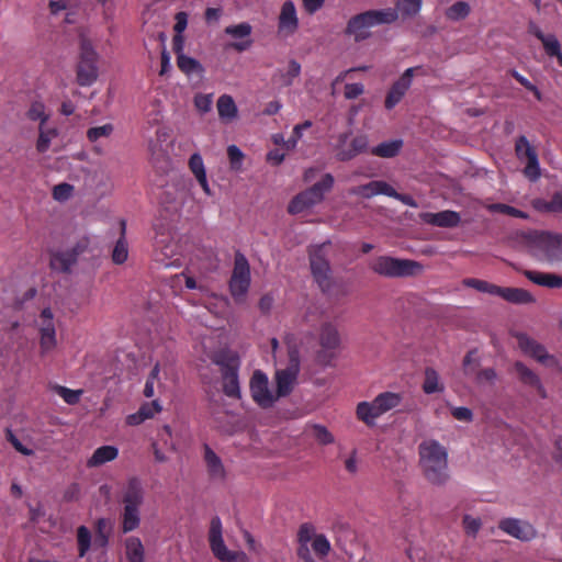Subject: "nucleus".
Instances as JSON below:
<instances>
[{
    "label": "nucleus",
    "instance_id": "a878e982",
    "mask_svg": "<svg viewBox=\"0 0 562 562\" xmlns=\"http://www.w3.org/2000/svg\"><path fill=\"white\" fill-rule=\"evenodd\" d=\"M204 462L209 477L212 481L223 482L226 479V470L221 458L209 445H204Z\"/></svg>",
    "mask_w": 562,
    "mask_h": 562
},
{
    "label": "nucleus",
    "instance_id": "7c9ffc66",
    "mask_svg": "<svg viewBox=\"0 0 562 562\" xmlns=\"http://www.w3.org/2000/svg\"><path fill=\"white\" fill-rule=\"evenodd\" d=\"M217 113L221 121L229 123L238 115L237 105L229 94H222L216 102Z\"/></svg>",
    "mask_w": 562,
    "mask_h": 562
},
{
    "label": "nucleus",
    "instance_id": "ea45409f",
    "mask_svg": "<svg viewBox=\"0 0 562 562\" xmlns=\"http://www.w3.org/2000/svg\"><path fill=\"white\" fill-rule=\"evenodd\" d=\"M423 391L426 394H432L443 391V385L439 382V374L432 368H426Z\"/></svg>",
    "mask_w": 562,
    "mask_h": 562
},
{
    "label": "nucleus",
    "instance_id": "aec40b11",
    "mask_svg": "<svg viewBox=\"0 0 562 562\" xmlns=\"http://www.w3.org/2000/svg\"><path fill=\"white\" fill-rule=\"evenodd\" d=\"M517 339L521 351L532 357L538 362L547 366H554L557 363L555 358L548 353L546 347L530 338L528 335L519 334Z\"/></svg>",
    "mask_w": 562,
    "mask_h": 562
},
{
    "label": "nucleus",
    "instance_id": "8fccbe9b",
    "mask_svg": "<svg viewBox=\"0 0 562 562\" xmlns=\"http://www.w3.org/2000/svg\"><path fill=\"white\" fill-rule=\"evenodd\" d=\"M301 74V65L291 59L288 65V69L285 72L280 74V82L283 87H290L294 79L297 78Z\"/></svg>",
    "mask_w": 562,
    "mask_h": 562
},
{
    "label": "nucleus",
    "instance_id": "4be33fe9",
    "mask_svg": "<svg viewBox=\"0 0 562 562\" xmlns=\"http://www.w3.org/2000/svg\"><path fill=\"white\" fill-rule=\"evenodd\" d=\"M513 372L521 384L536 390L537 394L541 398H547V390L544 389L540 376L524 362L516 361L513 366Z\"/></svg>",
    "mask_w": 562,
    "mask_h": 562
},
{
    "label": "nucleus",
    "instance_id": "c9c22d12",
    "mask_svg": "<svg viewBox=\"0 0 562 562\" xmlns=\"http://www.w3.org/2000/svg\"><path fill=\"white\" fill-rule=\"evenodd\" d=\"M120 226H121V237L117 239V241L113 248V251H112V260L116 265L124 263L128 257V248H127V243L125 240L126 222L124 220H121Z\"/></svg>",
    "mask_w": 562,
    "mask_h": 562
},
{
    "label": "nucleus",
    "instance_id": "ddd939ff",
    "mask_svg": "<svg viewBox=\"0 0 562 562\" xmlns=\"http://www.w3.org/2000/svg\"><path fill=\"white\" fill-rule=\"evenodd\" d=\"M515 154L520 161H526L522 171L525 177L532 182L537 181L541 176L538 154L526 136L521 135L516 139Z\"/></svg>",
    "mask_w": 562,
    "mask_h": 562
},
{
    "label": "nucleus",
    "instance_id": "39448f33",
    "mask_svg": "<svg viewBox=\"0 0 562 562\" xmlns=\"http://www.w3.org/2000/svg\"><path fill=\"white\" fill-rule=\"evenodd\" d=\"M398 19L396 9L385 8L381 10H368L362 13L353 15L347 23L346 33L353 35L357 42L363 41L369 37L368 29L382 25L392 24Z\"/></svg>",
    "mask_w": 562,
    "mask_h": 562
},
{
    "label": "nucleus",
    "instance_id": "2f4dec72",
    "mask_svg": "<svg viewBox=\"0 0 562 562\" xmlns=\"http://www.w3.org/2000/svg\"><path fill=\"white\" fill-rule=\"evenodd\" d=\"M119 456V450L114 446H101L94 450L87 461L88 468H97L106 462L113 461Z\"/></svg>",
    "mask_w": 562,
    "mask_h": 562
},
{
    "label": "nucleus",
    "instance_id": "cd10ccee",
    "mask_svg": "<svg viewBox=\"0 0 562 562\" xmlns=\"http://www.w3.org/2000/svg\"><path fill=\"white\" fill-rule=\"evenodd\" d=\"M162 411V406L158 400L143 403L136 413L130 414L126 417L128 426H138L145 420L153 418L156 414Z\"/></svg>",
    "mask_w": 562,
    "mask_h": 562
},
{
    "label": "nucleus",
    "instance_id": "412c9836",
    "mask_svg": "<svg viewBox=\"0 0 562 562\" xmlns=\"http://www.w3.org/2000/svg\"><path fill=\"white\" fill-rule=\"evenodd\" d=\"M347 138L348 134H341L339 136V144L336 148V157L340 161L350 160L357 155L364 153L368 148V137L366 135L353 137L349 145H347Z\"/></svg>",
    "mask_w": 562,
    "mask_h": 562
},
{
    "label": "nucleus",
    "instance_id": "423d86ee",
    "mask_svg": "<svg viewBox=\"0 0 562 562\" xmlns=\"http://www.w3.org/2000/svg\"><path fill=\"white\" fill-rule=\"evenodd\" d=\"M334 182L333 175L325 173L319 181L300 192L290 201L288 212L296 215L319 204L324 200L325 193L333 189Z\"/></svg>",
    "mask_w": 562,
    "mask_h": 562
},
{
    "label": "nucleus",
    "instance_id": "6e6552de",
    "mask_svg": "<svg viewBox=\"0 0 562 562\" xmlns=\"http://www.w3.org/2000/svg\"><path fill=\"white\" fill-rule=\"evenodd\" d=\"M369 267L374 273L386 278L413 277L423 269L417 261L390 256L376 257L369 263Z\"/></svg>",
    "mask_w": 562,
    "mask_h": 562
},
{
    "label": "nucleus",
    "instance_id": "4468645a",
    "mask_svg": "<svg viewBox=\"0 0 562 562\" xmlns=\"http://www.w3.org/2000/svg\"><path fill=\"white\" fill-rule=\"evenodd\" d=\"M249 390L254 402L261 408L271 407L278 396L269 389V380L261 370H256L249 382Z\"/></svg>",
    "mask_w": 562,
    "mask_h": 562
},
{
    "label": "nucleus",
    "instance_id": "bb28decb",
    "mask_svg": "<svg viewBox=\"0 0 562 562\" xmlns=\"http://www.w3.org/2000/svg\"><path fill=\"white\" fill-rule=\"evenodd\" d=\"M278 26L279 32H284L286 35L293 34L297 30L299 20L295 5L292 1L288 0L282 4Z\"/></svg>",
    "mask_w": 562,
    "mask_h": 562
},
{
    "label": "nucleus",
    "instance_id": "e2e57ef3",
    "mask_svg": "<svg viewBox=\"0 0 562 562\" xmlns=\"http://www.w3.org/2000/svg\"><path fill=\"white\" fill-rule=\"evenodd\" d=\"M463 527L468 535L475 537L479 530L481 529L482 522L480 518H474L470 515H464L463 517Z\"/></svg>",
    "mask_w": 562,
    "mask_h": 562
},
{
    "label": "nucleus",
    "instance_id": "e433bc0d",
    "mask_svg": "<svg viewBox=\"0 0 562 562\" xmlns=\"http://www.w3.org/2000/svg\"><path fill=\"white\" fill-rule=\"evenodd\" d=\"M144 547L139 538L128 537L125 540V554L128 562H144Z\"/></svg>",
    "mask_w": 562,
    "mask_h": 562
},
{
    "label": "nucleus",
    "instance_id": "a211bd4d",
    "mask_svg": "<svg viewBox=\"0 0 562 562\" xmlns=\"http://www.w3.org/2000/svg\"><path fill=\"white\" fill-rule=\"evenodd\" d=\"M498 529L520 541H531L537 537V529L527 520L518 518H503L498 521Z\"/></svg>",
    "mask_w": 562,
    "mask_h": 562
},
{
    "label": "nucleus",
    "instance_id": "6e6d98bb",
    "mask_svg": "<svg viewBox=\"0 0 562 562\" xmlns=\"http://www.w3.org/2000/svg\"><path fill=\"white\" fill-rule=\"evenodd\" d=\"M312 549L319 558L326 557L330 551V543L326 536L316 535L312 541Z\"/></svg>",
    "mask_w": 562,
    "mask_h": 562
},
{
    "label": "nucleus",
    "instance_id": "09e8293b",
    "mask_svg": "<svg viewBox=\"0 0 562 562\" xmlns=\"http://www.w3.org/2000/svg\"><path fill=\"white\" fill-rule=\"evenodd\" d=\"M422 8V0H397L396 7L394 9L397 10V13H401L403 16H414L416 15Z\"/></svg>",
    "mask_w": 562,
    "mask_h": 562
},
{
    "label": "nucleus",
    "instance_id": "680f3d73",
    "mask_svg": "<svg viewBox=\"0 0 562 562\" xmlns=\"http://www.w3.org/2000/svg\"><path fill=\"white\" fill-rule=\"evenodd\" d=\"M213 104V94H196L194 97V105L201 113L211 111Z\"/></svg>",
    "mask_w": 562,
    "mask_h": 562
},
{
    "label": "nucleus",
    "instance_id": "b1692460",
    "mask_svg": "<svg viewBox=\"0 0 562 562\" xmlns=\"http://www.w3.org/2000/svg\"><path fill=\"white\" fill-rule=\"evenodd\" d=\"M420 218L426 224L443 228L457 227L461 222L460 214L451 210H445L437 213L426 212L420 215Z\"/></svg>",
    "mask_w": 562,
    "mask_h": 562
},
{
    "label": "nucleus",
    "instance_id": "5701e85b",
    "mask_svg": "<svg viewBox=\"0 0 562 562\" xmlns=\"http://www.w3.org/2000/svg\"><path fill=\"white\" fill-rule=\"evenodd\" d=\"M251 31H252V27L247 22H243V23H239L236 25L226 26L224 30L225 34H227L234 38H245L244 41H240V42L229 43L228 47L238 53L247 50L252 44V41L250 38Z\"/></svg>",
    "mask_w": 562,
    "mask_h": 562
},
{
    "label": "nucleus",
    "instance_id": "864d4df0",
    "mask_svg": "<svg viewBox=\"0 0 562 562\" xmlns=\"http://www.w3.org/2000/svg\"><path fill=\"white\" fill-rule=\"evenodd\" d=\"M310 429L312 431V436L318 443L330 445L334 442V436L325 426L314 424L310 427Z\"/></svg>",
    "mask_w": 562,
    "mask_h": 562
},
{
    "label": "nucleus",
    "instance_id": "9b49d317",
    "mask_svg": "<svg viewBox=\"0 0 562 562\" xmlns=\"http://www.w3.org/2000/svg\"><path fill=\"white\" fill-rule=\"evenodd\" d=\"M229 292L236 303H241L250 286V266L239 251L235 254L234 268L229 280Z\"/></svg>",
    "mask_w": 562,
    "mask_h": 562
},
{
    "label": "nucleus",
    "instance_id": "0e129e2a",
    "mask_svg": "<svg viewBox=\"0 0 562 562\" xmlns=\"http://www.w3.org/2000/svg\"><path fill=\"white\" fill-rule=\"evenodd\" d=\"M315 529L310 524H303L297 531L299 544H308L314 538Z\"/></svg>",
    "mask_w": 562,
    "mask_h": 562
},
{
    "label": "nucleus",
    "instance_id": "bf43d9fd",
    "mask_svg": "<svg viewBox=\"0 0 562 562\" xmlns=\"http://www.w3.org/2000/svg\"><path fill=\"white\" fill-rule=\"evenodd\" d=\"M189 167L192 173L195 176V178H200L202 176H205V168L203 164V159L200 154L195 153L193 154L189 159Z\"/></svg>",
    "mask_w": 562,
    "mask_h": 562
},
{
    "label": "nucleus",
    "instance_id": "2eb2a0df",
    "mask_svg": "<svg viewBox=\"0 0 562 562\" xmlns=\"http://www.w3.org/2000/svg\"><path fill=\"white\" fill-rule=\"evenodd\" d=\"M300 371V362L296 352H290V363L283 369L276 373L277 393L276 396L283 397L289 395L293 385L296 381Z\"/></svg>",
    "mask_w": 562,
    "mask_h": 562
},
{
    "label": "nucleus",
    "instance_id": "58836bf2",
    "mask_svg": "<svg viewBox=\"0 0 562 562\" xmlns=\"http://www.w3.org/2000/svg\"><path fill=\"white\" fill-rule=\"evenodd\" d=\"M94 546L105 548L109 544L110 522L106 518H98L94 522Z\"/></svg>",
    "mask_w": 562,
    "mask_h": 562
},
{
    "label": "nucleus",
    "instance_id": "603ef678",
    "mask_svg": "<svg viewBox=\"0 0 562 562\" xmlns=\"http://www.w3.org/2000/svg\"><path fill=\"white\" fill-rule=\"evenodd\" d=\"M532 206L539 211L544 213H559V203L557 192L553 193L551 200L547 201L544 199H535L532 201Z\"/></svg>",
    "mask_w": 562,
    "mask_h": 562
},
{
    "label": "nucleus",
    "instance_id": "69168bd1",
    "mask_svg": "<svg viewBox=\"0 0 562 562\" xmlns=\"http://www.w3.org/2000/svg\"><path fill=\"white\" fill-rule=\"evenodd\" d=\"M7 439L8 441L14 447L16 451L24 456H31L33 451L25 446L22 445V442L14 436L11 429H7Z\"/></svg>",
    "mask_w": 562,
    "mask_h": 562
},
{
    "label": "nucleus",
    "instance_id": "0eeeda50",
    "mask_svg": "<svg viewBox=\"0 0 562 562\" xmlns=\"http://www.w3.org/2000/svg\"><path fill=\"white\" fill-rule=\"evenodd\" d=\"M529 248L535 258L549 263L562 261V235L536 232L530 235Z\"/></svg>",
    "mask_w": 562,
    "mask_h": 562
},
{
    "label": "nucleus",
    "instance_id": "4d7b16f0",
    "mask_svg": "<svg viewBox=\"0 0 562 562\" xmlns=\"http://www.w3.org/2000/svg\"><path fill=\"white\" fill-rule=\"evenodd\" d=\"M312 125H313L312 121H308V120L304 121L301 124L295 125L293 128L292 135L285 143L286 148L288 149L294 148L296 146L297 142L302 138L303 132L305 130H308L310 127H312Z\"/></svg>",
    "mask_w": 562,
    "mask_h": 562
},
{
    "label": "nucleus",
    "instance_id": "f704fd0d",
    "mask_svg": "<svg viewBox=\"0 0 562 562\" xmlns=\"http://www.w3.org/2000/svg\"><path fill=\"white\" fill-rule=\"evenodd\" d=\"M403 148L402 139H391L383 142L371 149V154L381 158H394Z\"/></svg>",
    "mask_w": 562,
    "mask_h": 562
},
{
    "label": "nucleus",
    "instance_id": "f257e3e1",
    "mask_svg": "<svg viewBox=\"0 0 562 562\" xmlns=\"http://www.w3.org/2000/svg\"><path fill=\"white\" fill-rule=\"evenodd\" d=\"M310 266L314 281L319 290L330 300L348 295L345 284L333 278L331 268L325 254V245L313 247L310 252Z\"/></svg>",
    "mask_w": 562,
    "mask_h": 562
},
{
    "label": "nucleus",
    "instance_id": "393cba45",
    "mask_svg": "<svg viewBox=\"0 0 562 562\" xmlns=\"http://www.w3.org/2000/svg\"><path fill=\"white\" fill-rule=\"evenodd\" d=\"M351 193L366 199H370L378 194H383L390 198L397 195V191L387 182L382 180H374L369 183L358 186L351 190Z\"/></svg>",
    "mask_w": 562,
    "mask_h": 562
},
{
    "label": "nucleus",
    "instance_id": "37998d69",
    "mask_svg": "<svg viewBox=\"0 0 562 562\" xmlns=\"http://www.w3.org/2000/svg\"><path fill=\"white\" fill-rule=\"evenodd\" d=\"M543 49L549 57H555L558 64L562 67V50L561 44L553 34H548L543 41H541Z\"/></svg>",
    "mask_w": 562,
    "mask_h": 562
},
{
    "label": "nucleus",
    "instance_id": "4c0bfd02",
    "mask_svg": "<svg viewBox=\"0 0 562 562\" xmlns=\"http://www.w3.org/2000/svg\"><path fill=\"white\" fill-rule=\"evenodd\" d=\"M58 136L56 127H46V125H38V137L36 140V150L44 154L49 149L50 143Z\"/></svg>",
    "mask_w": 562,
    "mask_h": 562
},
{
    "label": "nucleus",
    "instance_id": "c85d7f7f",
    "mask_svg": "<svg viewBox=\"0 0 562 562\" xmlns=\"http://www.w3.org/2000/svg\"><path fill=\"white\" fill-rule=\"evenodd\" d=\"M495 296H499L514 304H529L535 302L533 295L529 291L520 288H503L498 285Z\"/></svg>",
    "mask_w": 562,
    "mask_h": 562
},
{
    "label": "nucleus",
    "instance_id": "338daca9",
    "mask_svg": "<svg viewBox=\"0 0 562 562\" xmlns=\"http://www.w3.org/2000/svg\"><path fill=\"white\" fill-rule=\"evenodd\" d=\"M364 92V87L362 83H347L345 86V98L348 100H352L358 98Z\"/></svg>",
    "mask_w": 562,
    "mask_h": 562
},
{
    "label": "nucleus",
    "instance_id": "49530a36",
    "mask_svg": "<svg viewBox=\"0 0 562 562\" xmlns=\"http://www.w3.org/2000/svg\"><path fill=\"white\" fill-rule=\"evenodd\" d=\"M78 555L83 558L91 547V532L86 526L77 528Z\"/></svg>",
    "mask_w": 562,
    "mask_h": 562
},
{
    "label": "nucleus",
    "instance_id": "c03bdc74",
    "mask_svg": "<svg viewBox=\"0 0 562 562\" xmlns=\"http://www.w3.org/2000/svg\"><path fill=\"white\" fill-rule=\"evenodd\" d=\"M471 12L470 4L465 1H458L446 10V18L451 21L464 20Z\"/></svg>",
    "mask_w": 562,
    "mask_h": 562
},
{
    "label": "nucleus",
    "instance_id": "f8f14e48",
    "mask_svg": "<svg viewBox=\"0 0 562 562\" xmlns=\"http://www.w3.org/2000/svg\"><path fill=\"white\" fill-rule=\"evenodd\" d=\"M319 346L317 361L323 366H330L340 346V335L334 323L325 322L321 325Z\"/></svg>",
    "mask_w": 562,
    "mask_h": 562
},
{
    "label": "nucleus",
    "instance_id": "a18cd8bd",
    "mask_svg": "<svg viewBox=\"0 0 562 562\" xmlns=\"http://www.w3.org/2000/svg\"><path fill=\"white\" fill-rule=\"evenodd\" d=\"M159 374H160V366L159 363H156L149 375L147 376V380H146V383H145V386H144V396L145 397H148V398H151L154 395H155V385L157 384L158 387H161L162 386V383L160 382V379H159Z\"/></svg>",
    "mask_w": 562,
    "mask_h": 562
},
{
    "label": "nucleus",
    "instance_id": "de8ad7c7",
    "mask_svg": "<svg viewBox=\"0 0 562 562\" xmlns=\"http://www.w3.org/2000/svg\"><path fill=\"white\" fill-rule=\"evenodd\" d=\"M464 286L475 289L479 292L487 293L491 295H496L497 286L496 284L490 283L484 280L475 279V278H467L462 281Z\"/></svg>",
    "mask_w": 562,
    "mask_h": 562
},
{
    "label": "nucleus",
    "instance_id": "c756f323",
    "mask_svg": "<svg viewBox=\"0 0 562 562\" xmlns=\"http://www.w3.org/2000/svg\"><path fill=\"white\" fill-rule=\"evenodd\" d=\"M524 276L529 281L540 286L549 289L562 288V277L555 273L525 270Z\"/></svg>",
    "mask_w": 562,
    "mask_h": 562
},
{
    "label": "nucleus",
    "instance_id": "7ed1b4c3",
    "mask_svg": "<svg viewBox=\"0 0 562 562\" xmlns=\"http://www.w3.org/2000/svg\"><path fill=\"white\" fill-rule=\"evenodd\" d=\"M145 491L138 477L128 479L122 491L123 512L121 516V528L124 533L134 531L140 524L139 508L144 503Z\"/></svg>",
    "mask_w": 562,
    "mask_h": 562
},
{
    "label": "nucleus",
    "instance_id": "79ce46f5",
    "mask_svg": "<svg viewBox=\"0 0 562 562\" xmlns=\"http://www.w3.org/2000/svg\"><path fill=\"white\" fill-rule=\"evenodd\" d=\"M50 390L58 394L68 405L78 404L83 393L82 390H71L59 384H53Z\"/></svg>",
    "mask_w": 562,
    "mask_h": 562
},
{
    "label": "nucleus",
    "instance_id": "9d476101",
    "mask_svg": "<svg viewBox=\"0 0 562 562\" xmlns=\"http://www.w3.org/2000/svg\"><path fill=\"white\" fill-rule=\"evenodd\" d=\"M402 402V396L394 392H383L372 402H360L357 405V417L367 425L371 426L374 420L384 413L397 407Z\"/></svg>",
    "mask_w": 562,
    "mask_h": 562
},
{
    "label": "nucleus",
    "instance_id": "dca6fc26",
    "mask_svg": "<svg viewBox=\"0 0 562 562\" xmlns=\"http://www.w3.org/2000/svg\"><path fill=\"white\" fill-rule=\"evenodd\" d=\"M210 547L213 554L222 562H234L237 553L229 551L222 537V521L220 517L212 518L209 532Z\"/></svg>",
    "mask_w": 562,
    "mask_h": 562
},
{
    "label": "nucleus",
    "instance_id": "1a4fd4ad",
    "mask_svg": "<svg viewBox=\"0 0 562 562\" xmlns=\"http://www.w3.org/2000/svg\"><path fill=\"white\" fill-rule=\"evenodd\" d=\"M79 61L77 65V82L81 87H89L98 79V58L91 41L81 33L79 35Z\"/></svg>",
    "mask_w": 562,
    "mask_h": 562
},
{
    "label": "nucleus",
    "instance_id": "5fc2aeb1",
    "mask_svg": "<svg viewBox=\"0 0 562 562\" xmlns=\"http://www.w3.org/2000/svg\"><path fill=\"white\" fill-rule=\"evenodd\" d=\"M488 210L492 212L506 214V215H509V216H513L516 218H524V220L528 218V214L525 213L524 211L518 210L508 204H504V203H494V204L490 205Z\"/></svg>",
    "mask_w": 562,
    "mask_h": 562
},
{
    "label": "nucleus",
    "instance_id": "20e7f679",
    "mask_svg": "<svg viewBox=\"0 0 562 562\" xmlns=\"http://www.w3.org/2000/svg\"><path fill=\"white\" fill-rule=\"evenodd\" d=\"M211 359L220 368L223 393L231 398H240L239 356L228 349H222L215 352Z\"/></svg>",
    "mask_w": 562,
    "mask_h": 562
},
{
    "label": "nucleus",
    "instance_id": "3c124183",
    "mask_svg": "<svg viewBox=\"0 0 562 562\" xmlns=\"http://www.w3.org/2000/svg\"><path fill=\"white\" fill-rule=\"evenodd\" d=\"M114 126L111 123H106L102 126L90 127L87 131V138L91 143H95L100 138H108L112 135Z\"/></svg>",
    "mask_w": 562,
    "mask_h": 562
},
{
    "label": "nucleus",
    "instance_id": "f03ea898",
    "mask_svg": "<svg viewBox=\"0 0 562 562\" xmlns=\"http://www.w3.org/2000/svg\"><path fill=\"white\" fill-rule=\"evenodd\" d=\"M419 462L425 477L434 485H443L448 479V453L436 440L424 441L418 447Z\"/></svg>",
    "mask_w": 562,
    "mask_h": 562
},
{
    "label": "nucleus",
    "instance_id": "f3484780",
    "mask_svg": "<svg viewBox=\"0 0 562 562\" xmlns=\"http://www.w3.org/2000/svg\"><path fill=\"white\" fill-rule=\"evenodd\" d=\"M37 326L40 331L41 352L46 353L53 350L57 345L54 315L49 307H45L41 312Z\"/></svg>",
    "mask_w": 562,
    "mask_h": 562
},
{
    "label": "nucleus",
    "instance_id": "72a5a7b5",
    "mask_svg": "<svg viewBox=\"0 0 562 562\" xmlns=\"http://www.w3.org/2000/svg\"><path fill=\"white\" fill-rule=\"evenodd\" d=\"M77 261L76 252L57 251L50 256V268L60 272H68Z\"/></svg>",
    "mask_w": 562,
    "mask_h": 562
},
{
    "label": "nucleus",
    "instance_id": "774afa93",
    "mask_svg": "<svg viewBox=\"0 0 562 562\" xmlns=\"http://www.w3.org/2000/svg\"><path fill=\"white\" fill-rule=\"evenodd\" d=\"M451 414L458 420H462V422H468L469 423V422H471L473 419V413L468 407H454L451 411Z\"/></svg>",
    "mask_w": 562,
    "mask_h": 562
},
{
    "label": "nucleus",
    "instance_id": "13d9d810",
    "mask_svg": "<svg viewBox=\"0 0 562 562\" xmlns=\"http://www.w3.org/2000/svg\"><path fill=\"white\" fill-rule=\"evenodd\" d=\"M227 156L229 159L231 168L233 170H239L244 159L243 151L236 145H229L227 147Z\"/></svg>",
    "mask_w": 562,
    "mask_h": 562
},
{
    "label": "nucleus",
    "instance_id": "473e14b6",
    "mask_svg": "<svg viewBox=\"0 0 562 562\" xmlns=\"http://www.w3.org/2000/svg\"><path fill=\"white\" fill-rule=\"evenodd\" d=\"M177 66L179 70L188 77L193 75L202 77L204 74V67L202 64L198 59L187 56L186 54L177 56Z\"/></svg>",
    "mask_w": 562,
    "mask_h": 562
},
{
    "label": "nucleus",
    "instance_id": "6ab92c4d",
    "mask_svg": "<svg viewBox=\"0 0 562 562\" xmlns=\"http://www.w3.org/2000/svg\"><path fill=\"white\" fill-rule=\"evenodd\" d=\"M419 68L420 67L407 68L403 75L395 82H393L384 100V106L386 110L394 109L402 101L412 86L415 71Z\"/></svg>",
    "mask_w": 562,
    "mask_h": 562
},
{
    "label": "nucleus",
    "instance_id": "a19ab883",
    "mask_svg": "<svg viewBox=\"0 0 562 562\" xmlns=\"http://www.w3.org/2000/svg\"><path fill=\"white\" fill-rule=\"evenodd\" d=\"M25 115L30 121H38L40 125H46L49 120V114L46 113V106L42 101H33Z\"/></svg>",
    "mask_w": 562,
    "mask_h": 562
},
{
    "label": "nucleus",
    "instance_id": "052dcab7",
    "mask_svg": "<svg viewBox=\"0 0 562 562\" xmlns=\"http://www.w3.org/2000/svg\"><path fill=\"white\" fill-rule=\"evenodd\" d=\"M74 187L69 183L63 182L54 187L53 198L57 201H66L71 196Z\"/></svg>",
    "mask_w": 562,
    "mask_h": 562
}]
</instances>
